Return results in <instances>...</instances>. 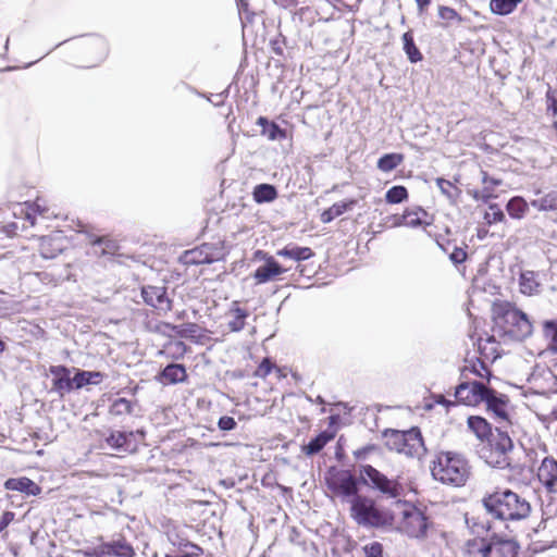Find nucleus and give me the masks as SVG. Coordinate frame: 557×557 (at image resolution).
<instances>
[{
    "mask_svg": "<svg viewBox=\"0 0 557 557\" xmlns=\"http://www.w3.org/2000/svg\"><path fill=\"white\" fill-rule=\"evenodd\" d=\"M252 196L257 203L272 202L277 198V190L274 185L263 183L253 188Z\"/></svg>",
    "mask_w": 557,
    "mask_h": 557,
    "instance_id": "24",
    "label": "nucleus"
},
{
    "mask_svg": "<svg viewBox=\"0 0 557 557\" xmlns=\"http://www.w3.org/2000/svg\"><path fill=\"white\" fill-rule=\"evenodd\" d=\"M104 374L99 371L76 370L73 376L74 388L79 389L88 384L97 385L102 382Z\"/></svg>",
    "mask_w": 557,
    "mask_h": 557,
    "instance_id": "21",
    "label": "nucleus"
},
{
    "mask_svg": "<svg viewBox=\"0 0 557 557\" xmlns=\"http://www.w3.org/2000/svg\"><path fill=\"white\" fill-rule=\"evenodd\" d=\"M403 44H404V51L407 54V57L411 63H417L422 60V53L420 52V50L417 48V46L414 44L413 35H412L411 30L406 32L403 35Z\"/></svg>",
    "mask_w": 557,
    "mask_h": 557,
    "instance_id": "31",
    "label": "nucleus"
},
{
    "mask_svg": "<svg viewBox=\"0 0 557 557\" xmlns=\"http://www.w3.org/2000/svg\"><path fill=\"white\" fill-rule=\"evenodd\" d=\"M257 125L261 127V135L265 136L269 140H283L287 137V133L278 124L269 121L265 116H259Z\"/></svg>",
    "mask_w": 557,
    "mask_h": 557,
    "instance_id": "19",
    "label": "nucleus"
},
{
    "mask_svg": "<svg viewBox=\"0 0 557 557\" xmlns=\"http://www.w3.org/2000/svg\"><path fill=\"white\" fill-rule=\"evenodd\" d=\"M470 466L463 456L446 451L441 453L433 462L432 475L443 483L462 487L470 476Z\"/></svg>",
    "mask_w": 557,
    "mask_h": 557,
    "instance_id": "2",
    "label": "nucleus"
},
{
    "mask_svg": "<svg viewBox=\"0 0 557 557\" xmlns=\"http://www.w3.org/2000/svg\"><path fill=\"white\" fill-rule=\"evenodd\" d=\"M355 205V200L336 202L322 213L321 219L324 223H329L333 221L335 218L341 216L348 210L352 209Z\"/></svg>",
    "mask_w": 557,
    "mask_h": 557,
    "instance_id": "27",
    "label": "nucleus"
},
{
    "mask_svg": "<svg viewBox=\"0 0 557 557\" xmlns=\"http://www.w3.org/2000/svg\"><path fill=\"white\" fill-rule=\"evenodd\" d=\"M486 510L500 520H519L530 512V504L511 490L496 492L484 499Z\"/></svg>",
    "mask_w": 557,
    "mask_h": 557,
    "instance_id": "3",
    "label": "nucleus"
},
{
    "mask_svg": "<svg viewBox=\"0 0 557 557\" xmlns=\"http://www.w3.org/2000/svg\"><path fill=\"white\" fill-rule=\"evenodd\" d=\"M419 13L422 14L424 10L430 5L431 0H416Z\"/></svg>",
    "mask_w": 557,
    "mask_h": 557,
    "instance_id": "59",
    "label": "nucleus"
},
{
    "mask_svg": "<svg viewBox=\"0 0 557 557\" xmlns=\"http://www.w3.org/2000/svg\"><path fill=\"white\" fill-rule=\"evenodd\" d=\"M272 368H273V364L272 362L270 361V359L268 358H264L261 363L258 366L256 372H255V375L258 376V377H267L271 371H272Z\"/></svg>",
    "mask_w": 557,
    "mask_h": 557,
    "instance_id": "47",
    "label": "nucleus"
},
{
    "mask_svg": "<svg viewBox=\"0 0 557 557\" xmlns=\"http://www.w3.org/2000/svg\"><path fill=\"white\" fill-rule=\"evenodd\" d=\"M494 196V189L490 186H484L482 190L474 191L473 198L476 200H481L483 202H487Z\"/></svg>",
    "mask_w": 557,
    "mask_h": 557,
    "instance_id": "50",
    "label": "nucleus"
},
{
    "mask_svg": "<svg viewBox=\"0 0 557 557\" xmlns=\"http://www.w3.org/2000/svg\"><path fill=\"white\" fill-rule=\"evenodd\" d=\"M385 445L388 449L407 457L420 458L425 453L421 432L418 428L408 431L387 429L383 432Z\"/></svg>",
    "mask_w": 557,
    "mask_h": 557,
    "instance_id": "6",
    "label": "nucleus"
},
{
    "mask_svg": "<svg viewBox=\"0 0 557 557\" xmlns=\"http://www.w3.org/2000/svg\"><path fill=\"white\" fill-rule=\"evenodd\" d=\"M203 246L209 248L207 250L208 255L214 256V262L219 261L223 258L224 248H223L222 243H206V244H203Z\"/></svg>",
    "mask_w": 557,
    "mask_h": 557,
    "instance_id": "44",
    "label": "nucleus"
},
{
    "mask_svg": "<svg viewBox=\"0 0 557 557\" xmlns=\"http://www.w3.org/2000/svg\"><path fill=\"white\" fill-rule=\"evenodd\" d=\"M40 199H37L35 202H34V207L36 208V210L40 213H44L45 209L41 208L40 203H39Z\"/></svg>",
    "mask_w": 557,
    "mask_h": 557,
    "instance_id": "64",
    "label": "nucleus"
},
{
    "mask_svg": "<svg viewBox=\"0 0 557 557\" xmlns=\"http://www.w3.org/2000/svg\"><path fill=\"white\" fill-rule=\"evenodd\" d=\"M484 220L487 224H494L498 222H503L505 220V214L503 210L496 203H491L488 206V211L484 214Z\"/></svg>",
    "mask_w": 557,
    "mask_h": 557,
    "instance_id": "41",
    "label": "nucleus"
},
{
    "mask_svg": "<svg viewBox=\"0 0 557 557\" xmlns=\"http://www.w3.org/2000/svg\"><path fill=\"white\" fill-rule=\"evenodd\" d=\"M87 47L95 51L98 61H103L109 53V46L103 37L95 36L88 40Z\"/></svg>",
    "mask_w": 557,
    "mask_h": 557,
    "instance_id": "34",
    "label": "nucleus"
},
{
    "mask_svg": "<svg viewBox=\"0 0 557 557\" xmlns=\"http://www.w3.org/2000/svg\"><path fill=\"white\" fill-rule=\"evenodd\" d=\"M366 557H382L383 547L379 542H372L363 547Z\"/></svg>",
    "mask_w": 557,
    "mask_h": 557,
    "instance_id": "45",
    "label": "nucleus"
},
{
    "mask_svg": "<svg viewBox=\"0 0 557 557\" xmlns=\"http://www.w3.org/2000/svg\"><path fill=\"white\" fill-rule=\"evenodd\" d=\"M231 319L227 322V327L232 332H240L244 330L246 324V319L248 318V311L238 306L233 307L230 310Z\"/></svg>",
    "mask_w": 557,
    "mask_h": 557,
    "instance_id": "26",
    "label": "nucleus"
},
{
    "mask_svg": "<svg viewBox=\"0 0 557 557\" xmlns=\"http://www.w3.org/2000/svg\"><path fill=\"white\" fill-rule=\"evenodd\" d=\"M107 444L119 451H133L136 447L134 432H113L106 440Z\"/></svg>",
    "mask_w": 557,
    "mask_h": 557,
    "instance_id": "15",
    "label": "nucleus"
},
{
    "mask_svg": "<svg viewBox=\"0 0 557 557\" xmlns=\"http://www.w3.org/2000/svg\"><path fill=\"white\" fill-rule=\"evenodd\" d=\"M368 450H369V448H368V447H363V448H361V449L356 450V451H355V456H356V458H358V459L363 458V457L366 456V454H367V451H368Z\"/></svg>",
    "mask_w": 557,
    "mask_h": 557,
    "instance_id": "62",
    "label": "nucleus"
},
{
    "mask_svg": "<svg viewBox=\"0 0 557 557\" xmlns=\"http://www.w3.org/2000/svg\"><path fill=\"white\" fill-rule=\"evenodd\" d=\"M228 95V89H225L222 92L212 95L208 100L213 103L215 107L222 106Z\"/></svg>",
    "mask_w": 557,
    "mask_h": 557,
    "instance_id": "52",
    "label": "nucleus"
},
{
    "mask_svg": "<svg viewBox=\"0 0 557 557\" xmlns=\"http://www.w3.org/2000/svg\"><path fill=\"white\" fill-rule=\"evenodd\" d=\"M360 478L364 484L371 483L372 487H391L387 476L370 465L361 467Z\"/></svg>",
    "mask_w": 557,
    "mask_h": 557,
    "instance_id": "18",
    "label": "nucleus"
},
{
    "mask_svg": "<svg viewBox=\"0 0 557 557\" xmlns=\"http://www.w3.org/2000/svg\"><path fill=\"white\" fill-rule=\"evenodd\" d=\"M237 5H238V10H239L240 13L242 12H247L248 3L245 0H239Z\"/></svg>",
    "mask_w": 557,
    "mask_h": 557,
    "instance_id": "61",
    "label": "nucleus"
},
{
    "mask_svg": "<svg viewBox=\"0 0 557 557\" xmlns=\"http://www.w3.org/2000/svg\"><path fill=\"white\" fill-rule=\"evenodd\" d=\"M404 160V157L399 153H386L381 157L377 161V168L382 172H391L396 169Z\"/></svg>",
    "mask_w": 557,
    "mask_h": 557,
    "instance_id": "35",
    "label": "nucleus"
},
{
    "mask_svg": "<svg viewBox=\"0 0 557 557\" xmlns=\"http://www.w3.org/2000/svg\"><path fill=\"white\" fill-rule=\"evenodd\" d=\"M546 100H547V112L552 116H556L557 115V97H556V92L552 88H548V90L546 92Z\"/></svg>",
    "mask_w": 557,
    "mask_h": 557,
    "instance_id": "46",
    "label": "nucleus"
},
{
    "mask_svg": "<svg viewBox=\"0 0 557 557\" xmlns=\"http://www.w3.org/2000/svg\"><path fill=\"white\" fill-rule=\"evenodd\" d=\"M209 248L203 246V244L199 247L185 251L183 256V262L185 264H210L214 262V256L208 255L207 250Z\"/></svg>",
    "mask_w": 557,
    "mask_h": 557,
    "instance_id": "20",
    "label": "nucleus"
},
{
    "mask_svg": "<svg viewBox=\"0 0 557 557\" xmlns=\"http://www.w3.org/2000/svg\"><path fill=\"white\" fill-rule=\"evenodd\" d=\"M546 329L552 330V347L557 350V322L547 321L545 324Z\"/></svg>",
    "mask_w": 557,
    "mask_h": 557,
    "instance_id": "54",
    "label": "nucleus"
},
{
    "mask_svg": "<svg viewBox=\"0 0 557 557\" xmlns=\"http://www.w3.org/2000/svg\"><path fill=\"white\" fill-rule=\"evenodd\" d=\"M540 283L536 281V274L533 271L522 272L520 275V289L523 294L532 295L539 292Z\"/></svg>",
    "mask_w": 557,
    "mask_h": 557,
    "instance_id": "32",
    "label": "nucleus"
},
{
    "mask_svg": "<svg viewBox=\"0 0 557 557\" xmlns=\"http://www.w3.org/2000/svg\"><path fill=\"white\" fill-rule=\"evenodd\" d=\"M338 480L341 481L339 484H329L327 487H357V478L347 470L338 471Z\"/></svg>",
    "mask_w": 557,
    "mask_h": 557,
    "instance_id": "40",
    "label": "nucleus"
},
{
    "mask_svg": "<svg viewBox=\"0 0 557 557\" xmlns=\"http://www.w3.org/2000/svg\"><path fill=\"white\" fill-rule=\"evenodd\" d=\"M164 326L173 332L178 337H195L196 334L200 331V327L196 323H184V324H172L165 323Z\"/></svg>",
    "mask_w": 557,
    "mask_h": 557,
    "instance_id": "33",
    "label": "nucleus"
},
{
    "mask_svg": "<svg viewBox=\"0 0 557 557\" xmlns=\"http://www.w3.org/2000/svg\"><path fill=\"white\" fill-rule=\"evenodd\" d=\"M161 384H178L187 380V372L184 364L169 363L157 376Z\"/></svg>",
    "mask_w": 557,
    "mask_h": 557,
    "instance_id": "14",
    "label": "nucleus"
},
{
    "mask_svg": "<svg viewBox=\"0 0 557 557\" xmlns=\"http://www.w3.org/2000/svg\"><path fill=\"white\" fill-rule=\"evenodd\" d=\"M436 185L447 198L453 199L457 196L458 189L451 182L440 177L436 180Z\"/></svg>",
    "mask_w": 557,
    "mask_h": 557,
    "instance_id": "42",
    "label": "nucleus"
},
{
    "mask_svg": "<svg viewBox=\"0 0 557 557\" xmlns=\"http://www.w3.org/2000/svg\"><path fill=\"white\" fill-rule=\"evenodd\" d=\"M481 175H482V183L484 184V186H490L493 188V187L499 186L502 184L500 180L495 178V177H490L487 172H485V171H481Z\"/></svg>",
    "mask_w": 557,
    "mask_h": 557,
    "instance_id": "53",
    "label": "nucleus"
},
{
    "mask_svg": "<svg viewBox=\"0 0 557 557\" xmlns=\"http://www.w3.org/2000/svg\"><path fill=\"white\" fill-rule=\"evenodd\" d=\"M285 272H287V269L283 268L275 258H267V262L255 270L252 277L257 285H261L275 281Z\"/></svg>",
    "mask_w": 557,
    "mask_h": 557,
    "instance_id": "11",
    "label": "nucleus"
},
{
    "mask_svg": "<svg viewBox=\"0 0 557 557\" xmlns=\"http://www.w3.org/2000/svg\"><path fill=\"white\" fill-rule=\"evenodd\" d=\"M404 218H405V212L400 215H398V214L393 215L392 216L393 226L394 227L406 226Z\"/></svg>",
    "mask_w": 557,
    "mask_h": 557,
    "instance_id": "57",
    "label": "nucleus"
},
{
    "mask_svg": "<svg viewBox=\"0 0 557 557\" xmlns=\"http://www.w3.org/2000/svg\"><path fill=\"white\" fill-rule=\"evenodd\" d=\"M141 297L144 302L161 311L171 310L172 301L166 295V287L164 286H144L141 288Z\"/></svg>",
    "mask_w": 557,
    "mask_h": 557,
    "instance_id": "9",
    "label": "nucleus"
},
{
    "mask_svg": "<svg viewBox=\"0 0 557 557\" xmlns=\"http://www.w3.org/2000/svg\"><path fill=\"white\" fill-rule=\"evenodd\" d=\"M50 374L53 376V389L62 397L74 388V381L71 377V370L65 366H51Z\"/></svg>",
    "mask_w": 557,
    "mask_h": 557,
    "instance_id": "12",
    "label": "nucleus"
},
{
    "mask_svg": "<svg viewBox=\"0 0 557 557\" xmlns=\"http://www.w3.org/2000/svg\"><path fill=\"white\" fill-rule=\"evenodd\" d=\"M523 0H491L492 13L500 16L511 14Z\"/></svg>",
    "mask_w": 557,
    "mask_h": 557,
    "instance_id": "28",
    "label": "nucleus"
},
{
    "mask_svg": "<svg viewBox=\"0 0 557 557\" xmlns=\"http://www.w3.org/2000/svg\"><path fill=\"white\" fill-rule=\"evenodd\" d=\"M397 528L409 537L422 540L428 535L426 517L411 502L396 500L393 507Z\"/></svg>",
    "mask_w": 557,
    "mask_h": 557,
    "instance_id": "5",
    "label": "nucleus"
},
{
    "mask_svg": "<svg viewBox=\"0 0 557 557\" xmlns=\"http://www.w3.org/2000/svg\"><path fill=\"white\" fill-rule=\"evenodd\" d=\"M488 386L479 381L461 382L455 388V398L466 406H476L483 403Z\"/></svg>",
    "mask_w": 557,
    "mask_h": 557,
    "instance_id": "8",
    "label": "nucleus"
},
{
    "mask_svg": "<svg viewBox=\"0 0 557 557\" xmlns=\"http://www.w3.org/2000/svg\"><path fill=\"white\" fill-rule=\"evenodd\" d=\"M237 423L233 417L223 416L218 421V426L221 431H232L236 428Z\"/></svg>",
    "mask_w": 557,
    "mask_h": 557,
    "instance_id": "48",
    "label": "nucleus"
},
{
    "mask_svg": "<svg viewBox=\"0 0 557 557\" xmlns=\"http://www.w3.org/2000/svg\"><path fill=\"white\" fill-rule=\"evenodd\" d=\"M333 438V435L323 431L315 437L311 438L308 444L302 447V450L308 456H313L320 453L324 446Z\"/></svg>",
    "mask_w": 557,
    "mask_h": 557,
    "instance_id": "25",
    "label": "nucleus"
},
{
    "mask_svg": "<svg viewBox=\"0 0 557 557\" xmlns=\"http://www.w3.org/2000/svg\"><path fill=\"white\" fill-rule=\"evenodd\" d=\"M504 315L508 323L518 327L520 336L524 337L532 333V324L530 323L528 315L521 310L508 305L506 309H504Z\"/></svg>",
    "mask_w": 557,
    "mask_h": 557,
    "instance_id": "13",
    "label": "nucleus"
},
{
    "mask_svg": "<svg viewBox=\"0 0 557 557\" xmlns=\"http://www.w3.org/2000/svg\"><path fill=\"white\" fill-rule=\"evenodd\" d=\"M4 487H38L32 480L27 478L9 479L4 483Z\"/></svg>",
    "mask_w": 557,
    "mask_h": 557,
    "instance_id": "43",
    "label": "nucleus"
},
{
    "mask_svg": "<svg viewBox=\"0 0 557 557\" xmlns=\"http://www.w3.org/2000/svg\"><path fill=\"white\" fill-rule=\"evenodd\" d=\"M276 256L300 262L312 258L314 252L310 247H301L290 243L282 249H278Z\"/></svg>",
    "mask_w": 557,
    "mask_h": 557,
    "instance_id": "17",
    "label": "nucleus"
},
{
    "mask_svg": "<svg viewBox=\"0 0 557 557\" xmlns=\"http://www.w3.org/2000/svg\"><path fill=\"white\" fill-rule=\"evenodd\" d=\"M529 205L524 198L515 196L507 202L506 210L512 219H522L528 212Z\"/></svg>",
    "mask_w": 557,
    "mask_h": 557,
    "instance_id": "30",
    "label": "nucleus"
},
{
    "mask_svg": "<svg viewBox=\"0 0 557 557\" xmlns=\"http://www.w3.org/2000/svg\"><path fill=\"white\" fill-rule=\"evenodd\" d=\"M539 211H553L557 209V196L553 193L530 202Z\"/></svg>",
    "mask_w": 557,
    "mask_h": 557,
    "instance_id": "37",
    "label": "nucleus"
},
{
    "mask_svg": "<svg viewBox=\"0 0 557 557\" xmlns=\"http://www.w3.org/2000/svg\"><path fill=\"white\" fill-rule=\"evenodd\" d=\"M83 554L85 557H103L107 555L106 544L100 548L84 550Z\"/></svg>",
    "mask_w": 557,
    "mask_h": 557,
    "instance_id": "55",
    "label": "nucleus"
},
{
    "mask_svg": "<svg viewBox=\"0 0 557 557\" xmlns=\"http://www.w3.org/2000/svg\"><path fill=\"white\" fill-rule=\"evenodd\" d=\"M109 412L112 416H124L133 413V403L126 398H117L110 406Z\"/></svg>",
    "mask_w": 557,
    "mask_h": 557,
    "instance_id": "39",
    "label": "nucleus"
},
{
    "mask_svg": "<svg viewBox=\"0 0 557 557\" xmlns=\"http://www.w3.org/2000/svg\"><path fill=\"white\" fill-rule=\"evenodd\" d=\"M508 401L509 399L506 395L500 394L491 387H488L486 397H484L483 400L487 410L493 412L495 417L499 419L504 424L509 422L507 414Z\"/></svg>",
    "mask_w": 557,
    "mask_h": 557,
    "instance_id": "10",
    "label": "nucleus"
},
{
    "mask_svg": "<svg viewBox=\"0 0 557 557\" xmlns=\"http://www.w3.org/2000/svg\"><path fill=\"white\" fill-rule=\"evenodd\" d=\"M14 519V513L11 511L3 512L1 520H0V532L4 530L9 523Z\"/></svg>",
    "mask_w": 557,
    "mask_h": 557,
    "instance_id": "56",
    "label": "nucleus"
},
{
    "mask_svg": "<svg viewBox=\"0 0 557 557\" xmlns=\"http://www.w3.org/2000/svg\"><path fill=\"white\" fill-rule=\"evenodd\" d=\"M518 545L515 541L498 535L473 537L462 546L463 557H515Z\"/></svg>",
    "mask_w": 557,
    "mask_h": 557,
    "instance_id": "4",
    "label": "nucleus"
},
{
    "mask_svg": "<svg viewBox=\"0 0 557 557\" xmlns=\"http://www.w3.org/2000/svg\"><path fill=\"white\" fill-rule=\"evenodd\" d=\"M537 478L545 487H554L557 483V460L552 457L544 458L537 470Z\"/></svg>",
    "mask_w": 557,
    "mask_h": 557,
    "instance_id": "16",
    "label": "nucleus"
},
{
    "mask_svg": "<svg viewBox=\"0 0 557 557\" xmlns=\"http://www.w3.org/2000/svg\"><path fill=\"white\" fill-rule=\"evenodd\" d=\"M505 424L495 428L488 440V447L481 450L482 457L487 465L496 468H504L509 465L507 454L513 448V443L506 431H503Z\"/></svg>",
    "mask_w": 557,
    "mask_h": 557,
    "instance_id": "7",
    "label": "nucleus"
},
{
    "mask_svg": "<svg viewBox=\"0 0 557 557\" xmlns=\"http://www.w3.org/2000/svg\"><path fill=\"white\" fill-rule=\"evenodd\" d=\"M175 347L178 350V356H175L176 358H178L186 351V346L183 342L175 343Z\"/></svg>",
    "mask_w": 557,
    "mask_h": 557,
    "instance_id": "60",
    "label": "nucleus"
},
{
    "mask_svg": "<svg viewBox=\"0 0 557 557\" xmlns=\"http://www.w3.org/2000/svg\"><path fill=\"white\" fill-rule=\"evenodd\" d=\"M107 555H114L119 557H132L134 554L133 548L124 541H117L112 544H106Z\"/></svg>",
    "mask_w": 557,
    "mask_h": 557,
    "instance_id": "38",
    "label": "nucleus"
},
{
    "mask_svg": "<svg viewBox=\"0 0 557 557\" xmlns=\"http://www.w3.org/2000/svg\"><path fill=\"white\" fill-rule=\"evenodd\" d=\"M468 428L480 440L488 438L492 434L491 424L480 416H470L468 418Z\"/></svg>",
    "mask_w": 557,
    "mask_h": 557,
    "instance_id": "23",
    "label": "nucleus"
},
{
    "mask_svg": "<svg viewBox=\"0 0 557 557\" xmlns=\"http://www.w3.org/2000/svg\"><path fill=\"white\" fill-rule=\"evenodd\" d=\"M467 372L473 373L474 375L486 379L490 381L492 376L490 369L486 364L479 358L475 360L469 361V364H466L461 370V376L467 377Z\"/></svg>",
    "mask_w": 557,
    "mask_h": 557,
    "instance_id": "29",
    "label": "nucleus"
},
{
    "mask_svg": "<svg viewBox=\"0 0 557 557\" xmlns=\"http://www.w3.org/2000/svg\"><path fill=\"white\" fill-rule=\"evenodd\" d=\"M334 491L338 492L337 496L341 497L343 503L349 505L350 515L359 525L385 528L394 524L395 515H393V509L391 511L380 509L373 499L360 495L359 490Z\"/></svg>",
    "mask_w": 557,
    "mask_h": 557,
    "instance_id": "1",
    "label": "nucleus"
},
{
    "mask_svg": "<svg viewBox=\"0 0 557 557\" xmlns=\"http://www.w3.org/2000/svg\"><path fill=\"white\" fill-rule=\"evenodd\" d=\"M437 404L450 406L454 405L453 401L446 400L444 396H440V398L436 400Z\"/></svg>",
    "mask_w": 557,
    "mask_h": 557,
    "instance_id": "63",
    "label": "nucleus"
},
{
    "mask_svg": "<svg viewBox=\"0 0 557 557\" xmlns=\"http://www.w3.org/2000/svg\"><path fill=\"white\" fill-rule=\"evenodd\" d=\"M438 16L445 21H453L458 18V13L453 8L441 5L438 8Z\"/></svg>",
    "mask_w": 557,
    "mask_h": 557,
    "instance_id": "49",
    "label": "nucleus"
},
{
    "mask_svg": "<svg viewBox=\"0 0 557 557\" xmlns=\"http://www.w3.org/2000/svg\"><path fill=\"white\" fill-rule=\"evenodd\" d=\"M405 224L407 227L417 228L423 225H430L431 222H426L424 218L429 216L428 212L421 207L413 209H406L405 211Z\"/></svg>",
    "mask_w": 557,
    "mask_h": 557,
    "instance_id": "22",
    "label": "nucleus"
},
{
    "mask_svg": "<svg viewBox=\"0 0 557 557\" xmlns=\"http://www.w3.org/2000/svg\"><path fill=\"white\" fill-rule=\"evenodd\" d=\"M267 258H274V257L263 250H257L255 252V259L262 260L263 263L267 262Z\"/></svg>",
    "mask_w": 557,
    "mask_h": 557,
    "instance_id": "58",
    "label": "nucleus"
},
{
    "mask_svg": "<svg viewBox=\"0 0 557 557\" xmlns=\"http://www.w3.org/2000/svg\"><path fill=\"white\" fill-rule=\"evenodd\" d=\"M449 259L454 264H461L467 259V252L459 247H455L453 252L449 255Z\"/></svg>",
    "mask_w": 557,
    "mask_h": 557,
    "instance_id": "51",
    "label": "nucleus"
},
{
    "mask_svg": "<svg viewBox=\"0 0 557 557\" xmlns=\"http://www.w3.org/2000/svg\"><path fill=\"white\" fill-rule=\"evenodd\" d=\"M408 199V190L403 185H395L391 187L385 194V200L387 203L396 205L401 203Z\"/></svg>",
    "mask_w": 557,
    "mask_h": 557,
    "instance_id": "36",
    "label": "nucleus"
}]
</instances>
